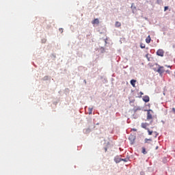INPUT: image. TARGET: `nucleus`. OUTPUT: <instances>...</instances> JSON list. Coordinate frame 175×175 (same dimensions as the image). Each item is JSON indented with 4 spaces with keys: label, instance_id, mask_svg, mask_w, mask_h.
<instances>
[{
    "label": "nucleus",
    "instance_id": "obj_7",
    "mask_svg": "<svg viewBox=\"0 0 175 175\" xmlns=\"http://www.w3.org/2000/svg\"><path fill=\"white\" fill-rule=\"evenodd\" d=\"M92 24L95 25V24H99V20L98 18H95L92 21Z\"/></svg>",
    "mask_w": 175,
    "mask_h": 175
},
{
    "label": "nucleus",
    "instance_id": "obj_4",
    "mask_svg": "<svg viewBox=\"0 0 175 175\" xmlns=\"http://www.w3.org/2000/svg\"><path fill=\"white\" fill-rule=\"evenodd\" d=\"M142 100L147 103L150 100V97L148 96H144V98H142Z\"/></svg>",
    "mask_w": 175,
    "mask_h": 175
},
{
    "label": "nucleus",
    "instance_id": "obj_17",
    "mask_svg": "<svg viewBox=\"0 0 175 175\" xmlns=\"http://www.w3.org/2000/svg\"><path fill=\"white\" fill-rule=\"evenodd\" d=\"M132 131H137V129H132Z\"/></svg>",
    "mask_w": 175,
    "mask_h": 175
},
{
    "label": "nucleus",
    "instance_id": "obj_15",
    "mask_svg": "<svg viewBox=\"0 0 175 175\" xmlns=\"http://www.w3.org/2000/svg\"><path fill=\"white\" fill-rule=\"evenodd\" d=\"M167 10H169V7L168 6H165L164 12H166Z\"/></svg>",
    "mask_w": 175,
    "mask_h": 175
},
{
    "label": "nucleus",
    "instance_id": "obj_11",
    "mask_svg": "<svg viewBox=\"0 0 175 175\" xmlns=\"http://www.w3.org/2000/svg\"><path fill=\"white\" fill-rule=\"evenodd\" d=\"M142 154H147V152H146V148L144 147H142Z\"/></svg>",
    "mask_w": 175,
    "mask_h": 175
},
{
    "label": "nucleus",
    "instance_id": "obj_12",
    "mask_svg": "<svg viewBox=\"0 0 175 175\" xmlns=\"http://www.w3.org/2000/svg\"><path fill=\"white\" fill-rule=\"evenodd\" d=\"M140 46H141V49H145L146 48L145 44H143V43H141Z\"/></svg>",
    "mask_w": 175,
    "mask_h": 175
},
{
    "label": "nucleus",
    "instance_id": "obj_20",
    "mask_svg": "<svg viewBox=\"0 0 175 175\" xmlns=\"http://www.w3.org/2000/svg\"><path fill=\"white\" fill-rule=\"evenodd\" d=\"M59 30H60V31L63 32V29H59Z\"/></svg>",
    "mask_w": 175,
    "mask_h": 175
},
{
    "label": "nucleus",
    "instance_id": "obj_23",
    "mask_svg": "<svg viewBox=\"0 0 175 175\" xmlns=\"http://www.w3.org/2000/svg\"><path fill=\"white\" fill-rule=\"evenodd\" d=\"M174 77H175V72H174Z\"/></svg>",
    "mask_w": 175,
    "mask_h": 175
},
{
    "label": "nucleus",
    "instance_id": "obj_5",
    "mask_svg": "<svg viewBox=\"0 0 175 175\" xmlns=\"http://www.w3.org/2000/svg\"><path fill=\"white\" fill-rule=\"evenodd\" d=\"M148 126V124L147 122H142L141 124V127L144 129H147V126Z\"/></svg>",
    "mask_w": 175,
    "mask_h": 175
},
{
    "label": "nucleus",
    "instance_id": "obj_13",
    "mask_svg": "<svg viewBox=\"0 0 175 175\" xmlns=\"http://www.w3.org/2000/svg\"><path fill=\"white\" fill-rule=\"evenodd\" d=\"M148 142H152L151 139H145V143H149Z\"/></svg>",
    "mask_w": 175,
    "mask_h": 175
},
{
    "label": "nucleus",
    "instance_id": "obj_16",
    "mask_svg": "<svg viewBox=\"0 0 175 175\" xmlns=\"http://www.w3.org/2000/svg\"><path fill=\"white\" fill-rule=\"evenodd\" d=\"M172 111L175 114V108H172Z\"/></svg>",
    "mask_w": 175,
    "mask_h": 175
},
{
    "label": "nucleus",
    "instance_id": "obj_1",
    "mask_svg": "<svg viewBox=\"0 0 175 175\" xmlns=\"http://www.w3.org/2000/svg\"><path fill=\"white\" fill-rule=\"evenodd\" d=\"M165 55V51L163 49H158L157 51V55L163 57V55Z\"/></svg>",
    "mask_w": 175,
    "mask_h": 175
},
{
    "label": "nucleus",
    "instance_id": "obj_22",
    "mask_svg": "<svg viewBox=\"0 0 175 175\" xmlns=\"http://www.w3.org/2000/svg\"><path fill=\"white\" fill-rule=\"evenodd\" d=\"M107 148H105V151H107Z\"/></svg>",
    "mask_w": 175,
    "mask_h": 175
},
{
    "label": "nucleus",
    "instance_id": "obj_21",
    "mask_svg": "<svg viewBox=\"0 0 175 175\" xmlns=\"http://www.w3.org/2000/svg\"><path fill=\"white\" fill-rule=\"evenodd\" d=\"M154 133L156 134V136H155V137H157V132H154Z\"/></svg>",
    "mask_w": 175,
    "mask_h": 175
},
{
    "label": "nucleus",
    "instance_id": "obj_6",
    "mask_svg": "<svg viewBox=\"0 0 175 175\" xmlns=\"http://www.w3.org/2000/svg\"><path fill=\"white\" fill-rule=\"evenodd\" d=\"M137 81L135 79H131V85L133 87L135 88V83H136Z\"/></svg>",
    "mask_w": 175,
    "mask_h": 175
},
{
    "label": "nucleus",
    "instance_id": "obj_3",
    "mask_svg": "<svg viewBox=\"0 0 175 175\" xmlns=\"http://www.w3.org/2000/svg\"><path fill=\"white\" fill-rule=\"evenodd\" d=\"M157 72L159 74H163V72H165V70L163 69V66H159V69L157 70Z\"/></svg>",
    "mask_w": 175,
    "mask_h": 175
},
{
    "label": "nucleus",
    "instance_id": "obj_8",
    "mask_svg": "<svg viewBox=\"0 0 175 175\" xmlns=\"http://www.w3.org/2000/svg\"><path fill=\"white\" fill-rule=\"evenodd\" d=\"M115 26L116 27H121V23L118 22V21H116V23H115Z\"/></svg>",
    "mask_w": 175,
    "mask_h": 175
},
{
    "label": "nucleus",
    "instance_id": "obj_2",
    "mask_svg": "<svg viewBox=\"0 0 175 175\" xmlns=\"http://www.w3.org/2000/svg\"><path fill=\"white\" fill-rule=\"evenodd\" d=\"M150 111H151L150 110H148L147 113V120H148L152 119V115L151 114Z\"/></svg>",
    "mask_w": 175,
    "mask_h": 175
},
{
    "label": "nucleus",
    "instance_id": "obj_14",
    "mask_svg": "<svg viewBox=\"0 0 175 175\" xmlns=\"http://www.w3.org/2000/svg\"><path fill=\"white\" fill-rule=\"evenodd\" d=\"M148 132L149 135H152V134L153 133L152 131H150L149 129H148Z\"/></svg>",
    "mask_w": 175,
    "mask_h": 175
},
{
    "label": "nucleus",
    "instance_id": "obj_9",
    "mask_svg": "<svg viewBox=\"0 0 175 175\" xmlns=\"http://www.w3.org/2000/svg\"><path fill=\"white\" fill-rule=\"evenodd\" d=\"M92 111H93V107H89L88 108L89 115H92Z\"/></svg>",
    "mask_w": 175,
    "mask_h": 175
},
{
    "label": "nucleus",
    "instance_id": "obj_18",
    "mask_svg": "<svg viewBox=\"0 0 175 175\" xmlns=\"http://www.w3.org/2000/svg\"><path fill=\"white\" fill-rule=\"evenodd\" d=\"M120 161H126L125 159H120Z\"/></svg>",
    "mask_w": 175,
    "mask_h": 175
},
{
    "label": "nucleus",
    "instance_id": "obj_19",
    "mask_svg": "<svg viewBox=\"0 0 175 175\" xmlns=\"http://www.w3.org/2000/svg\"><path fill=\"white\" fill-rule=\"evenodd\" d=\"M141 94V96L144 95V93L142 92H139Z\"/></svg>",
    "mask_w": 175,
    "mask_h": 175
},
{
    "label": "nucleus",
    "instance_id": "obj_10",
    "mask_svg": "<svg viewBox=\"0 0 175 175\" xmlns=\"http://www.w3.org/2000/svg\"><path fill=\"white\" fill-rule=\"evenodd\" d=\"M150 40H151V38H150V36H149L146 38V42L147 44H149V43H150Z\"/></svg>",
    "mask_w": 175,
    "mask_h": 175
}]
</instances>
